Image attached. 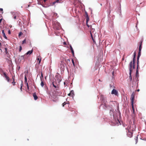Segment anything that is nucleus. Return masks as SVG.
<instances>
[{
	"instance_id": "9",
	"label": "nucleus",
	"mask_w": 146,
	"mask_h": 146,
	"mask_svg": "<svg viewBox=\"0 0 146 146\" xmlns=\"http://www.w3.org/2000/svg\"><path fill=\"white\" fill-rule=\"evenodd\" d=\"M118 93V92L115 89H113L111 91V94L117 96Z\"/></svg>"
},
{
	"instance_id": "23",
	"label": "nucleus",
	"mask_w": 146,
	"mask_h": 146,
	"mask_svg": "<svg viewBox=\"0 0 146 146\" xmlns=\"http://www.w3.org/2000/svg\"><path fill=\"white\" fill-rule=\"evenodd\" d=\"M44 85V83L43 81H42L40 83V85L42 87H43Z\"/></svg>"
},
{
	"instance_id": "15",
	"label": "nucleus",
	"mask_w": 146,
	"mask_h": 146,
	"mask_svg": "<svg viewBox=\"0 0 146 146\" xmlns=\"http://www.w3.org/2000/svg\"><path fill=\"white\" fill-rule=\"evenodd\" d=\"M2 33L3 35V37L5 38V39H7V37H6V35H5V34L4 33V30H2Z\"/></svg>"
},
{
	"instance_id": "20",
	"label": "nucleus",
	"mask_w": 146,
	"mask_h": 146,
	"mask_svg": "<svg viewBox=\"0 0 146 146\" xmlns=\"http://www.w3.org/2000/svg\"><path fill=\"white\" fill-rule=\"evenodd\" d=\"M141 50H140V51L139 50L138 53V55L137 58H139V57L141 56Z\"/></svg>"
},
{
	"instance_id": "52",
	"label": "nucleus",
	"mask_w": 146,
	"mask_h": 146,
	"mask_svg": "<svg viewBox=\"0 0 146 146\" xmlns=\"http://www.w3.org/2000/svg\"><path fill=\"white\" fill-rule=\"evenodd\" d=\"M99 81H101L100 80V79H99Z\"/></svg>"
},
{
	"instance_id": "11",
	"label": "nucleus",
	"mask_w": 146,
	"mask_h": 146,
	"mask_svg": "<svg viewBox=\"0 0 146 146\" xmlns=\"http://www.w3.org/2000/svg\"><path fill=\"white\" fill-rule=\"evenodd\" d=\"M52 84L53 85L55 88V89L56 90H59V87L57 85H55L54 83V82H53Z\"/></svg>"
},
{
	"instance_id": "53",
	"label": "nucleus",
	"mask_w": 146,
	"mask_h": 146,
	"mask_svg": "<svg viewBox=\"0 0 146 146\" xmlns=\"http://www.w3.org/2000/svg\"><path fill=\"white\" fill-rule=\"evenodd\" d=\"M112 74L113 75V72H112Z\"/></svg>"
},
{
	"instance_id": "39",
	"label": "nucleus",
	"mask_w": 146,
	"mask_h": 146,
	"mask_svg": "<svg viewBox=\"0 0 146 146\" xmlns=\"http://www.w3.org/2000/svg\"><path fill=\"white\" fill-rule=\"evenodd\" d=\"M72 63H73V65H74V61L73 60V59L72 60Z\"/></svg>"
},
{
	"instance_id": "21",
	"label": "nucleus",
	"mask_w": 146,
	"mask_h": 146,
	"mask_svg": "<svg viewBox=\"0 0 146 146\" xmlns=\"http://www.w3.org/2000/svg\"><path fill=\"white\" fill-rule=\"evenodd\" d=\"M27 78H26V76H25L24 82H25V84H27Z\"/></svg>"
},
{
	"instance_id": "10",
	"label": "nucleus",
	"mask_w": 146,
	"mask_h": 146,
	"mask_svg": "<svg viewBox=\"0 0 146 146\" xmlns=\"http://www.w3.org/2000/svg\"><path fill=\"white\" fill-rule=\"evenodd\" d=\"M133 134V133L132 131H128V132L127 133V136L130 138H131L132 137V135Z\"/></svg>"
},
{
	"instance_id": "38",
	"label": "nucleus",
	"mask_w": 146,
	"mask_h": 146,
	"mask_svg": "<svg viewBox=\"0 0 146 146\" xmlns=\"http://www.w3.org/2000/svg\"><path fill=\"white\" fill-rule=\"evenodd\" d=\"M27 86V88L28 89H29V85H28V83H27V84H26Z\"/></svg>"
},
{
	"instance_id": "41",
	"label": "nucleus",
	"mask_w": 146,
	"mask_h": 146,
	"mask_svg": "<svg viewBox=\"0 0 146 146\" xmlns=\"http://www.w3.org/2000/svg\"><path fill=\"white\" fill-rule=\"evenodd\" d=\"M16 17H16V16H15V15L14 16H13V18H14V19H16Z\"/></svg>"
},
{
	"instance_id": "32",
	"label": "nucleus",
	"mask_w": 146,
	"mask_h": 146,
	"mask_svg": "<svg viewBox=\"0 0 146 146\" xmlns=\"http://www.w3.org/2000/svg\"><path fill=\"white\" fill-rule=\"evenodd\" d=\"M22 34H23L21 32H20L19 33V36H21V35H22Z\"/></svg>"
},
{
	"instance_id": "33",
	"label": "nucleus",
	"mask_w": 146,
	"mask_h": 146,
	"mask_svg": "<svg viewBox=\"0 0 146 146\" xmlns=\"http://www.w3.org/2000/svg\"><path fill=\"white\" fill-rule=\"evenodd\" d=\"M26 42V39H25L23 41H22V44H23Z\"/></svg>"
},
{
	"instance_id": "29",
	"label": "nucleus",
	"mask_w": 146,
	"mask_h": 146,
	"mask_svg": "<svg viewBox=\"0 0 146 146\" xmlns=\"http://www.w3.org/2000/svg\"><path fill=\"white\" fill-rule=\"evenodd\" d=\"M66 104V103L65 102H64L62 104V106H63V107H64V105H65Z\"/></svg>"
},
{
	"instance_id": "17",
	"label": "nucleus",
	"mask_w": 146,
	"mask_h": 146,
	"mask_svg": "<svg viewBox=\"0 0 146 146\" xmlns=\"http://www.w3.org/2000/svg\"><path fill=\"white\" fill-rule=\"evenodd\" d=\"M139 58H137V69L139 67Z\"/></svg>"
},
{
	"instance_id": "40",
	"label": "nucleus",
	"mask_w": 146,
	"mask_h": 146,
	"mask_svg": "<svg viewBox=\"0 0 146 146\" xmlns=\"http://www.w3.org/2000/svg\"><path fill=\"white\" fill-rule=\"evenodd\" d=\"M71 93V94H73V93H74V91L72 90L70 92Z\"/></svg>"
},
{
	"instance_id": "2",
	"label": "nucleus",
	"mask_w": 146,
	"mask_h": 146,
	"mask_svg": "<svg viewBox=\"0 0 146 146\" xmlns=\"http://www.w3.org/2000/svg\"><path fill=\"white\" fill-rule=\"evenodd\" d=\"M100 99L102 100V104H104V106L106 107L107 105V101L105 99L104 96L103 95H101Z\"/></svg>"
},
{
	"instance_id": "18",
	"label": "nucleus",
	"mask_w": 146,
	"mask_h": 146,
	"mask_svg": "<svg viewBox=\"0 0 146 146\" xmlns=\"http://www.w3.org/2000/svg\"><path fill=\"white\" fill-rule=\"evenodd\" d=\"M131 108L133 110V113H134L135 109L133 106V104H131Z\"/></svg>"
},
{
	"instance_id": "47",
	"label": "nucleus",
	"mask_w": 146,
	"mask_h": 146,
	"mask_svg": "<svg viewBox=\"0 0 146 146\" xmlns=\"http://www.w3.org/2000/svg\"><path fill=\"white\" fill-rule=\"evenodd\" d=\"M71 94V93H69V94H68V96H70V95Z\"/></svg>"
},
{
	"instance_id": "34",
	"label": "nucleus",
	"mask_w": 146,
	"mask_h": 146,
	"mask_svg": "<svg viewBox=\"0 0 146 146\" xmlns=\"http://www.w3.org/2000/svg\"><path fill=\"white\" fill-rule=\"evenodd\" d=\"M5 52L6 53H7V48H5Z\"/></svg>"
},
{
	"instance_id": "3",
	"label": "nucleus",
	"mask_w": 146,
	"mask_h": 146,
	"mask_svg": "<svg viewBox=\"0 0 146 146\" xmlns=\"http://www.w3.org/2000/svg\"><path fill=\"white\" fill-rule=\"evenodd\" d=\"M59 67L61 70L63 71L64 69V63L62 61H61L60 63Z\"/></svg>"
},
{
	"instance_id": "48",
	"label": "nucleus",
	"mask_w": 146,
	"mask_h": 146,
	"mask_svg": "<svg viewBox=\"0 0 146 146\" xmlns=\"http://www.w3.org/2000/svg\"><path fill=\"white\" fill-rule=\"evenodd\" d=\"M22 87H21V88H20V89H21V91L22 90Z\"/></svg>"
},
{
	"instance_id": "50",
	"label": "nucleus",
	"mask_w": 146,
	"mask_h": 146,
	"mask_svg": "<svg viewBox=\"0 0 146 146\" xmlns=\"http://www.w3.org/2000/svg\"><path fill=\"white\" fill-rule=\"evenodd\" d=\"M64 84L65 85V82H64Z\"/></svg>"
},
{
	"instance_id": "13",
	"label": "nucleus",
	"mask_w": 146,
	"mask_h": 146,
	"mask_svg": "<svg viewBox=\"0 0 146 146\" xmlns=\"http://www.w3.org/2000/svg\"><path fill=\"white\" fill-rule=\"evenodd\" d=\"M33 49H32L31 50L29 51L28 52H27L26 54L27 55L28 54H30L33 52Z\"/></svg>"
},
{
	"instance_id": "1",
	"label": "nucleus",
	"mask_w": 146,
	"mask_h": 146,
	"mask_svg": "<svg viewBox=\"0 0 146 146\" xmlns=\"http://www.w3.org/2000/svg\"><path fill=\"white\" fill-rule=\"evenodd\" d=\"M133 67H132V62L131 61L130 63L129 64V79L130 80V81H131L132 80V77L131 76V72L132 70H133Z\"/></svg>"
},
{
	"instance_id": "42",
	"label": "nucleus",
	"mask_w": 146,
	"mask_h": 146,
	"mask_svg": "<svg viewBox=\"0 0 146 146\" xmlns=\"http://www.w3.org/2000/svg\"><path fill=\"white\" fill-rule=\"evenodd\" d=\"M8 34H11V31L9 30L8 31Z\"/></svg>"
},
{
	"instance_id": "28",
	"label": "nucleus",
	"mask_w": 146,
	"mask_h": 146,
	"mask_svg": "<svg viewBox=\"0 0 146 146\" xmlns=\"http://www.w3.org/2000/svg\"><path fill=\"white\" fill-rule=\"evenodd\" d=\"M24 55H22L21 57V59H23L24 60Z\"/></svg>"
},
{
	"instance_id": "54",
	"label": "nucleus",
	"mask_w": 146,
	"mask_h": 146,
	"mask_svg": "<svg viewBox=\"0 0 146 146\" xmlns=\"http://www.w3.org/2000/svg\"><path fill=\"white\" fill-rule=\"evenodd\" d=\"M139 90H137V91H139Z\"/></svg>"
},
{
	"instance_id": "31",
	"label": "nucleus",
	"mask_w": 146,
	"mask_h": 146,
	"mask_svg": "<svg viewBox=\"0 0 146 146\" xmlns=\"http://www.w3.org/2000/svg\"><path fill=\"white\" fill-rule=\"evenodd\" d=\"M15 81H13L12 82V83L13 84V86H15Z\"/></svg>"
},
{
	"instance_id": "44",
	"label": "nucleus",
	"mask_w": 146,
	"mask_h": 146,
	"mask_svg": "<svg viewBox=\"0 0 146 146\" xmlns=\"http://www.w3.org/2000/svg\"><path fill=\"white\" fill-rule=\"evenodd\" d=\"M136 143H137V137H136Z\"/></svg>"
},
{
	"instance_id": "36",
	"label": "nucleus",
	"mask_w": 146,
	"mask_h": 146,
	"mask_svg": "<svg viewBox=\"0 0 146 146\" xmlns=\"http://www.w3.org/2000/svg\"><path fill=\"white\" fill-rule=\"evenodd\" d=\"M113 112V111H111V110H110V115H111L112 114Z\"/></svg>"
},
{
	"instance_id": "4",
	"label": "nucleus",
	"mask_w": 146,
	"mask_h": 146,
	"mask_svg": "<svg viewBox=\"0 0 146 146\" xmlns=\"http://www.w3.org/2000/svg\"><path fill=\"white\" fill-rule=\"evenodd\" d=\"M3 76L5 78L6 80L8 82H10V78H9L7 76V73L5 72H3Z\"/></svg>"
},
{
	"instance_id": "46",
	"label": "nucleus",
	"mask_w": 146,
	"mask_h": 146,
	"mask_svg": "<svg viewBox=\"0 0 146 146\" xmlns=\"http://www.w3.org/2000/svg\"><path fill=\"white\" fill-rule=\"evenodd\" d=\"M133 55H136V53L135 52H134Z\"/></svg>"
},
{
	"instance_id": "26",
	"label": "nucleus",
	"mask_w": 146,
	"mask_h": 146,
	"mask_svg": "<svg viewBox=\"0 0 146 146\" xmlns=\"http://www.w3.org/2000/svg\"><path fill=\"white\" fill-rule=\"evenodd\" d=\"M43 74H42V72L41 75L40 77V79L41 81H42V78H43Z\"/></svg>"
},
{
	"instance_id": "49",
	"label": "nucleus",
	"mask_w": 146,
	"mask_h": 146,
	"mask_svg": "<svg viewBox=\"0 0 146 146\" xmlns=\"http://www.w3.org/2000/svg\"><path fill=\"white\" fill-rule=\"evenodd\" d=\"M1 46V43L0 42V47Z\"/></svg>"
},
{
	"instance_id": "7",
	"label": "nucleus",
	"mask_w": 146,
	"mask_h": 146,
	"mask_svg": "<svg viewBox=\"0 0 146 146\" xmlns=\"http://www.w3.org/2000/svg\"><path fill=\"white\" fill-rule=\"evenodd\" d=\"M138 69L137 68L136 71V75H135V78H134L133 79L135 81H137L138 78V76H139V72L138 71Z\"/></svg>"
},
{
	"instance_id": "22",
	"label": "nucleus",
	"mask_w": 146,
	"mask_h": 146,
	"mask_svg": "<svg viewBox=\"0 0 146 146\" xmlns=\"http://www.w3.org/2000/svg\"><path fill=\"white\" fill-rule=\"evenodd\" d=\"M59 0H56V1H54L53 3V4L54 5L56 3H59Z\"/></svg>"
},
{
	"instance_id": "43",
	"label": "nucleus",
	"mask_w": 146,
	"mask_h": 146,
	"mask_svg": "<svg viewBox=\"0 0 146 146\" xmlns=\"http://www.w3.org/2000/svg\"><path fill=\"white\" fill-rule=\"evenodd\" d=\"M2 20V19H0V24L1 23Z\"/></svg>"
},
{
	"instance_id": "6",
	"label": "nucleus",
	"mask_w": 146,
	"mask_h": 146,
	"mask_svg": "<svg viewBox=\"0 0 146 146\" xmlns=\"http://www.w3.org/2000/svg\"><path fill=\"white\" fill-rule=\"evenodd\" d=\"M136 55H133V61L132 62V67H133V68L134 69L135 68V61L136 59Z\"/></svg>"
},
{
	"instance_id": "19",
	"label": "nucleus",
	"mask_w": 146,
	"mask_h": 146,
	"mask_svg": "<svg viewBox=\"0 0 146 146\" xmlns=\"http://www.w3.org/2000/svg\"><path fill=\"white\" fill-rule=\"evenodd\" d=\"M135 127V128H133V129H131V130L132 131H133V130H134L135 129V125L134 124H132L131 125V126H130V129H131V127Z\"/></svg>"
},
{
	"instance_id": "5",
	"label": "nucleus",
	"mask_w": 146,
	"mask_h": 146,
	"mask_svg": "<svg viewBox=\"0 0 146 146\" xmlns=\"http://www.w3.org/2000/svg\"><path fill=\"white\" fill-rule=\"evenodd\" d=\"M135 96V93L133 92L131 94V104H133Z\"/></svg>"
},
{
	"instance_id": "37",
	"label": "nucleus",
	"mask_w": 146,
	"mask_h": 146,
	"mask_svg": "<svg viewBox=\"0 0 146 146\" xmlns=\"http://www.w3.org/2000/svg\"><path fill=\"white\" fill-rule=\"evenodd\" d=\"M0 11L2 12V13H3V9L2 8H0Z\"/></svg>"
},
{
	"instance_id": "12",
	"label": "nucleus",
	"mask_w": 146,
	"mask_h": 146,
	"mask_svg": "<svg viewBox=\"0 0 146 146\" xmlns=\"http://www.w3.org/2000/svg\"><path fill=\"white\" fill-rule=\"evenodd\" d=\"M33 96L35 100H36L37 99L38 97L36 95V94L35 92L33 94Z\"/></svg>"
},
{
	"instance_id": "35",
	"label": "nucleus",
	"mask_w": 146,
	"mask_h": 146,
	"mask_svg": "<svg viewBox=\"0 0 146 146\" xmlns=\"http://www.w3.org/2000/svg\"><path fill=\"white\" fill-rule=\"evenodd\" d=\"M12 79H13V81L15 80V76H13Z\"/></svg>"
},
{
	"instance_id": "45",
	"label": "nucleus",
	"mask_w": 146,
	"mask_h": 146,
	"mask_svg": "<svg viewBox=\"0 0 146 146\" xmlns=\"http://www.w3.org/2000/svg\"><path fill=\"white\" fill-rule=\"evenodd\" d=\"M23 85V84L22 83L21 85V87H22Z\"/></svg>"
},
{
	"instance_id": "30",
	"label": "nucleus",
	"mask_w": 146,
	"mask_h": 146,
	"mask_svg": "<svg viewBox=\"0 0 146 146\" xmlns=\"http://www.w3.org/2000/svg\"><path fill=\"white\" fill-rule=\"evenodd\" d=\"M22 50V46H19V52H21V50Z\"/></svg>"
},
{
	"instance_id": "25",
	"label": "nucleus",
	"mask_w": 146,
	"mask_h": 146,
	"mask_svg": "<svg viewBox=\"0 0 146 146\" xmlns=\"http://www.w3.org/2000/svg\"><path fill=\"white\" fill-rule=\"evenodd\" d=\"M86 23V25H87V26L88 27H90V29L92 28V25H88V23Z\"/></svg>"
},
{
	"instance_id": "8",
	"label": "nucleus",
	"mask_w": 146,
	"mask_h": 146,
	"mask_svg": "<svg viewBox=\"0 0 146 146\" xmlns=\"http://www.w3.org/2000/svg\"><path fill=\"white\" fill-rule=\"evenodd\" d=\"M85 17L86 19V22L87 23H88V22L89 21V18L88 17V14L86 11L85 12Z\"/></svg>"
},
{
	"instance_id": "27",
	"label": "nucleus",
	"mask_w": 146,
	"mask_h": 146,
	"mask_svg": "<svg viewBox=\"0 0 146 146\" xmlns=\"http://www.w3.org/2000/svg\"><path fill=\"white\" fill-rule=\"evenodd\" d=\"M91 37H92V40H93V42L94 43H95V42H95V41H94V38L93 37V36L92 35V34H91Z\"/></svg>"
},
{
	"instance_id": "14",
	"label": "nucleus",
	"mask_w": 146,
	"mask_h": 146,
	"mask_svg": "<svg viewBox=\"0 0 146 146\" xmlns=\"http://www.w3.org/2000/svg\"><path fill=\"white\" fill-rule=\"evenodd\" d=\"M70 49L71 50V52L72 53L73 55H74V52L73 50V49L72 48V47L71 45H70Z\"/></svg>"
},
{
	"instance_id": "16",
	"label": "nucleus",
	"mask_w": 146,
	"mask_h": 146,
	"mask_svg": "<svg viewBox=\"0 0 146 146\" xmlns=\"http://www.w3.org/2000/svg\"><path fill=\"white\" fill-rule=\"evenodd\" d=\"M142 41H141L140 43L139 46V50L140 51V50H141V48H142Z\"/></svg>"
},
{
	"instance_id": "51",
	"label": "nucleus",
	"mask_w": 146,
	"mask_h": 146,
	"mask_svg": "<svg viewBox=\"0 0 146 146\" xmlns=\"http://www.w3.org/2000/svg\"><path fill=\"white\" fill-rule=\"evenodd\" d=\"M64 44H66V42H64Z\"/></svg>"
},
{
	"instance_id": "24",
	"label": "nucleus",
	"mask_w": 146,
	"mask_h": 146,
	"mask_svg": "<svg viewBox=\"0 0 146 146\" xmlns=\"http://www.w3.org/2000/svg\"><path fill=\"white\" fill-rule=\"evenodd\" d=\"M36 60L39 61L38 63L39 64L41 62V59L38 57L36 58Z\"/></svg>"
}]
</instances>
